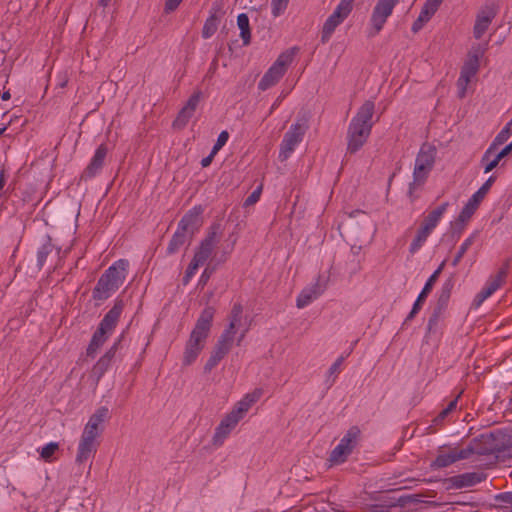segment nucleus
<instances>
[{"label":"nucleus","mask_w":512,"mask_h":512,"mask_svg":"<svg viewBox=\"0 0 512 512\" xmlns=\"http://www.w3.org/2000/svg\"><path fill=\"white\" fill-rule=\"evenodd\" d=\"M374 103L366 101L352 118L348 129L347 150L357 152L367 141L373 126Z\"/></svg>","instance_id":"obj_1"},{"label":"nucleus","mask_w":512,"mask_h":512,"mask_svg":"<svg viewBox=\"0 0 512 512\" xmlns=\"http://www.w3.org/2000/svg\"><path fill=\"white\" fill-rule=\"evenodd\" d=\"M242 307L241 305H234L231 312V319L229 327L221 335L217 345L213 349L210 357L205 363V372H210L229 352L231 349L234 337L236 334V328L241 322Z\"/></svg>","instance_id":"obj_2"},{"label":"nucleus","mask_w":512,"mask_h":512,"mask_svg":"<svg viewBox=\"0 0 512 512\" xmlns=\"http://www.w3.org/2000/svg\"><path fill=\"white\" fill-rule=\"evenodd\" d=\"M448 206V202L442 203L440 206L430 211L422 218L409 245V252L412 255L416 254L425 245L429 236L433 233V231L442 220L448 209Z\"/></svg>","instance_id":"obj_3"},{"label":"nucleus","mask_w":512,"mask_h":512,"mask_svg":"<svg viewBox=\"0 0 512 512\" xmlns=\"http://www.w3.org/2000/svg\"><path fill=\"white\" fill-rule=\"evenodd\" d=\"M128 262L120 259L111 265L99 279L94 290V297L103 300L108 298L124 282L127 274Z\"/></svg>","instance_id":"obj_4"},{"label":"nucleus","mask_w":512,"mask_h":512,"mask_svg":"<svg viewBox=\"0 0 512 512\" xmlns=\"http://www.w3.org/2000/svg\"><path fill=\"white\" fill-rule=\"evenodd\" d=\"M220 227L214 226L211 228V230L208 232L207 236L203 239V241L200 243V245L195 249L193 258L190 262V264L187 267L185 276H184V282L185 284L188 283L193 276L196 274L198 269L203 266L209 257L211 256V253L215 247V245L218 243L220 238Z\"/></svg>","instance_id":"obj_5"},{"label":"nucleus","mask_w":512,"mask_h":512,"mask_svg":"<svg viewBox=\"0 0 512 512\" xmlns=\"http://www.w3.org/2000/svg\"><path fill=\"white\" fill-rule=\"evenodd\" d=\"M123 310V304L118 302L109 310L100 323L98 330L94 333L91 342L87 348V354L94 356L97 350L104 344L108 336L112 333L118 318Z\"/></svg>","instance_id":"obj_6"},{"label":"nucleus","mask_w":512,"mask_h":512,"mask_svg":"<svg viewBox=\"0 0 512 512\" xmlns=\"http://www.w3.org/2000/svg\"><path fill=\"white\" fill-rule=\"evenodd\" d=\"M353 2L354 0H340L333 12L324 21L321 30V41L323 43L330 40L337 27L350 15Z\"/></svg>","instance_id":"obj_7"},{"label":"nucleus","mask_w":512,"mask_h":512,"mask_svg":"<svg viewBox=\"0 0 512 512\" xmlns=\"http://www.w3.org/2000/svg\"><path fill=\"white\" fill-rule=\"evenodd\" d=\"M399 0H378L372 10L367 35L376 36L384 27L388 18L392 15Z\"/></svg>","instance_id":"obj_8"},{"label":"nucleus","mask_w":512,"mask_h":512,"mask_svg":"<svg viewBox=\"0 0 512 512\" xmlns=\"http://www.w3.org/2000/svg\"><path fill=\"white\" fill-rule=\"evenodd\" d=\"M436 150L432 145L426 144L420 148L415 160L413 184L421 185L427 179L435 162Z\"/></svg>","instance_id":"obj_9"},{"label":"nucleus","mask_w":512,"mask_h":512,"mask_svg":"<svg viewBox=\"0 0 512 512\" xmlns=\"http://www.w3.org/2000/svg\"><path fill=\"white\" fill-rule=\"evenodd\" d=\"M293 56L294 52L292 50L281 53L260 80L258 84L259 89L266 90L274 86L286 72L287 67L293 60Z\"/></svg>","instance_id":"obj_10"},{"label":"nucleus","mask_w":512,"mask_h":512,"mask_svg":"<svg viewBox=\"0 0 512 512\" xmlns=\"http://www.w3.org/2000/svg\"><path fill=\"white\" fill-rule=\"evenodd\" d=\"M213 316L214 311L212 308L204 309L186 342L204 349L209 336Z\"/></svg>","instance_id":"obj_11"},{"label":"nucleus","mask_w":512,"mask_h":512,"mask_svg":"<svg viewBox=\"0 0 512 512\" xmlns=\"http://www.w3.org/2000/svg\"><path fill=\"white\" fill-rule=\"evenodd\" d=\"M213 316L214 311L212 308L204 309L186 342L204 349L209 336Z\"/></svg>","instance_id":"obj_12"},{"label":"nucleus","mask_w":512,"mask_h":512,"mask_svg":"<svg viewBox=\"0 0 512 512\" xmlns=\"http://www.w3.org/2000/svg\"><path fill=\"white\" fill-rule=\"evenodd\" d=\"M305 131L306 125L304 122H297L290 126L280 145L279 159L281 161L287 160L292 155L296 147L302 141Z\"/></svg>","instance_id":"obj_13"},{"label":"nucleus","mask_w":512,"mask_h":512,"mask_svg":"<svg viewBox=\"0 0 512 512\" xmlns=\"http://www.w3.org/2000/svg\"><path fill=\"white\" fill-rule=\"evenodd\" d=\"M359 430L356 427H352L347 433L341 438L337 446L332 450L330 454V462L333 465H339L346 461L348 456L357 444L359 437Z\"/></svg>","instance_id":"obj_14"},{"label":"nucleus","mask_w":512,"mask_h":512,"mask_svg":"<svg viewBox=\"0 0 512 512\" xmlns=\"http://www.w3.org/2000/svg\"><path fill=\"white\" fill-rule=\"evenodd\" d=\"M109 417V410L106 407L98 408L89 418L82 433L98 438L104 428V423Z\"/></svg>","instance_id":"obj_15"},{"label":"nucleus","mask_w":512,"mask_h":512,"mask_svg":"<svg viewBox=\"0 0 512 512\" xmlns=\"http://www.w3.org/2000/svg\"><path fill=\"white\" fill-rule=\"evenodd\" d=\"M443 0H426L421 7L420 13L411 26L414 33L419 32L432 19L439 9Z\"/></svg>","instance_id":"obj_16"},{"label":"nucleus","mask_w":512,"mask_h":512,"mask_svg":"<svg viewBox=\"0 0 512 512\" xmlns=\"http://www.w3.org/2000/svg\"><path fill=\"white\" fill-rule=\"evenodd\" d=\"M262 394L263 390L261 388H255L254 390L246 393L238 402L235 403L230 412L238 419L242 420L249 409L259 401Z\"/></svg>","instance_id":"obj_17"},{"label":"nucleus","mask_w":512,"mask_h":512,"mask_svg":"<svg viewBox=\"0 0 512 512\" xmlns=\"http://www.w3.org/2000/svg\"><path fill=\"white\" fill-rule=\"evenodd\" d=\"M98 438L82 433L78 446L75 461L82 464L90 459L97 451Z\"/></svg>","instance_id":"obj_18"},{"label":"nucleus","mask_w":512,"mask_h":512,"mask_svg":"<svg viewBox=\"0 0 512 512\" xmlns=\"http://www.w3.org/2000/svg\"><path fill=\"white\" fill-rule=\"evenodd\" d=\"M201 92H195L193 93L189 99L187 100L184 107L179 112L177 118L174 121V126L178 128L184 127L189 120L194 116L195 111L199 105V102L201 100Z\"/></svg>","instance_id":"obj_19"},{"label":"nucleus","mask_w":512,"mask_h":512,"mask_svg":"<svg viewBox=\"0 0 512 512\" xmlns=\"http://www.w3.org/2000/svg\"><path fill=\"white\" fill-rule=\"evenodd\" d=\"M324 289L319 280L309 284L297 296L296 306L299 309L307 307L323 293Z\"/></svg>","instance_id":"obj_20"},{"label":"nucleus","mask_w":512,"mask_h":512,"mask_svg":"<svg viewBox=\"0 0 512 512\" xmlns=\"http://www.w3.org/2000/svg\"><path fill=\"white\" fill-rule=\"evenodd\" d=\"M241 420L231 412L227 413L215 430L213 440L221 445Z\"/></svg>","instance_id":"obj_21"},{"label":"nucleus","mask_w":512,"mask_h":512,"mask_svg":"<svg viewBox=\"0 0 512 512\" xmlns=\"http://www.w3.org/2000/svg\"><path fill=\"white\" fill-rule=\"evenodd\" d=\"M481 199L478 195L473 194L467 201V203L462 208L459 213L457 219L454 222V226L459 231L463 230L465 225L470 221L471 217L477 210L479 204L481 203Z\"/></svg>","instance_id":"obj_22"},{"label":"nucleus","mask_w":512,"mask_h":512,"mask_svg":"<svg viewBox=\"0 0 512 512\" xmlns=\"http://www.w3.org/2000/svg\"><path fill=\"white\" fill-rule=\"evenodd\" d=\"M494 17L495 12L492 8L483 9L477 14L473 27V35L476 39H481L485 35Z\"/></svg>","instance_id":"obj_23"},{"label":"nucleus","mask_w":512,"mask_h":512,"mask_svg":"<svg viewBox=\"0 0 512 512\" xmlns=\"http://www.w3.org/2000/svg\"><path fill=\"white\" fill-rule=\"evenodd\" d=\"M468 452L466 450H457L450 449L447 451H443L439 453L436 459L432 462V467L434 468H444L457 460L464 459L468 456Z\"/></svg>","instance_id":"obj_24"},{"label":"nucleus","mask_w":512,"mask_h":512,"mask_svg":"<svg viewBox=\"0 0 512 512\" xmlns=\"http://www.w3.org/2000/svg\"><path fill=\"white\" fill-rule=\"evenodd\" d=\"M202 213V209L200 207L192 208L178 224V228L188 233L189 236L194 233V231L200 225V215Z\"/></svg>","instance_id":"obj_25"},{"label":"nucleus","mask_w":512,"mask_h":512,"mask_svg":"<svg viewBox=\"0 0 512 512\" xmlns=\"http://www.w3.org/2000/svg\"><path fill=\"white\" fill-rule=\"evenodd\" d=\"M443 266H444V263H442L438 267V269L435 270L434 273L428 278L427 282L425 283L422 291L418 295V297L413 305V308H412V311H411L409 317H413L418 312L421 302L425 300V298L428 296V294L432 290V287H433L434 283L436 282L439 274L441 273Z\"/></svg>","instance_id":"obj_26"},{"label":"nucleus","mask_w":512,"mask_h":512,"mask_svg":"<svg viewBox=\"0 0 512 512\" xmlns=\"http://www.w3.org/2000/svg\"><path fill=\"white\" fill-rule=\"evenodd\" d=\"M503 278L504 272H501L477 294L474 300L476 306H480L487 298L500 288Z\"/></svg>","instance_id":"obj_27"},{"label":"nucleus","mask_w":512,"mask_h":512,"mask_svg":"<svg viewBox=\"0 0 512 512\" xmlns=\"http://www.w3.org/2000/svg\"><path fill=\"white\" fill-rule=\"evenodd\" d=\"M106 153L107 149L104 146H99L96 149L90 164L84 172L85 177H93L94 175H96V173L101 169L103 165Z\"/></svg>","instance_id":"obj_28"},{"label":"nucleus","mask_w":512,"mask_h":512,"mask_svg":"<svg viewBox=\"0 0 512 512\" xmlns=\"http://www.w3.org/2000/svg\"><path fill=\"white\" fill-rule=\"evenodd\" d=\"M502 159L503 158L497 153V148L489 146L481 159L484 173H489L496 168Z\"/></svg>","instance_id":"obj_29"},{"label":"nucleus","mask_w":512,"mask_h":512,"mask_svg":"<svg viewBox=\"0 0 512 512\" xmlns=\"http://www.w3.org/2000/svg\"><path fill=\"white\" fill-rule=\"evenodd\" d=\"M477 71L462 67L460 77L457 81L458 95L464 97L471 80L475 77Z\"/></svg>","instance_id":"obj_30"},{"label":"nucleus","mask_w":512,"mask_h":512,"mask_svg":"<svg viewBox=\"0 0 512 512\" xmlns=\"http://www.w3.org/2000/svg\"><path fill=\"white\" fill-rule=\"evenodd\" d=\"M202 350V348L186 342L183 350L182 365L187 367L195 363Z\"/></svg>","instance_id":"obj_31"},{"label":"nucleus","mask_w":512,"mask_h":512,"mask_svg":"<svg viewBox=\"0 0 512 512\" xmlns=\"http://www.w3.org/2000/svg\"><path fill=\"white\" fill-rule=\"evenodd\" d=\"M189 234L184 232L183 230L177 228L176 232L174 233L168 247L167 252L169 254L175 253L188 239Z\"/></svg>","instance_id":"obj_32"},{"label":"nucleus","mask_w":512,"mask_h":512,"mask_svg":"<svg viewBox=\"0 0 512 512\" xmlns=\"http://www.w3.org/2000/svg\"><path fill=\"white\" fill-rule=\"evenodd\" d=\"M237 25L240 29V36L243 39L244 44H248L250 41L249 18L245 13L238 15Z\"/></svg>","instance_id":"obj_33"},{"label":"nucleus","mask_w":512,"mask_h":512,"mask_svg":"<svg viewBox=\"0 0 512 512\" xmlns=\"http://www.w3.org/2000/svg\"><path fill=\"white\" fill-rule=\"evenodd\" d=\"M484 479L482 473L470 472L459 476L458 484L460 486H473Z\"/></svg>","instance_id":"obj_34"},{"label":"nucleus","mask_w":512,"mask_h":512,"mask_svg":"<svg viewBox=\"0 0 512 512\" xmlns=\"http://www.w3.org/2000/svg\"><path fill=\"white\" fill-rule=\"evenodd\" d=\"M488 43V40H485L472 45L467 56L480 62L488 49Z\"/></svg>","instance_id":"obj_35"},{"label":"nucleus","mask_w":512,"mask_h":512,"mask_svg":"<svg viewBox=\"0 0 512 512\" xmlns=\"http://www.w3.org/2000/svg\"><path fill=\"white\" fill-rule=\"evenodd\" d=\"M58 448L59 445L57 442H49L43 447L39 448L38 451L42 459L45 461H51Z\"/></svg>","instance_id":"obj_36"},{"label":"nucleus","mask_w":512,"mask_h":512,"mask_svg":"<svg viewBox=\"0 0 512 512\" xmlns=\"http://www.w3.org/2000/svg\"><path fill=\"white\" fill-rule=\"evenodd\" d=\"M344 362V357L341 356L336 359V361L330 366V368L327 371V382L331 385L334 383L335 379L337 378L338 374L341 371V366Z\"/></svg>","instance_id":"obj_37"},{"label":"nucleus","mask_w":512,"mask_h":512,"mask_svg":"<svg viewBox=\"0 0 512 512\" xmlns=\"http://www.w3.org/2000/svg\"><path fill=\"white\" fill-rule=\"evenodd\" d=\"M289 0H271V14L274 18H277L281 16L287 6H288Z\"/></svg>","instance_id":"obj_38"},{"label":"nucleus","mask_w":512,"mask_h":512,"mask_svg":"<svg viewBox=\"0 0 512 512\" xmlns=\"http://www.w3.org/2000/svg\"><path fill=\"white\" fill-rule=\"evenodd\" d=\"M472 243H473V236H470L463 241V243L459 247V250H458L455 258L453 259V262H452L453 266L458 265V263L460 262V260L464 256V254L467 252L469 247L472 245Z\"/></svg>","instance_id":"obj_39"},{"label":"nucleus","mask_w":512,"mask_h":512,"mask_svg":"<svg viewBox=\"0 0 512 512\" xmlns=\"http://www.w3.org/2000/svg\"><path fill=\"white\" fill-rule=\"evenodd\" d=\"M217 30V20L215 17H211L206 20L204 27H203V37L204 38H210L215 31Z\"/></svg>","instance_id":"obj_40"},{"label":"nucleus","mask_w":512,"mask_h":512,"mask_svg":"<svg viewBox=\"0 0 512 512\" xmlns=\"http://www.w3.org/2000/svg\"><path fill=\"white\" fill-rule=\"evenodd\" d=\"M228 138H229V134L226 131H222L218 135L217 141L211 150L212 155H216L218 153V151L227 143Z\"/></svg>","instance_id":"obj_41"},{"label":"nucleus","mask_w":512,"mask_h":512,"mask_svg":"<svg viewBox=\"0 0 512 512\" xmlns=\"http://www.w3.org/2000/svg\"><path fill=\"white\" fill-rule=\"evenodd\" d=\"M510 137L511 136L509 135V133L506 130L501 129V131L493 139L490 146H492V148H498L500 145L507 142Z\"/></svg>","instance_id":"obj_42"},{"label":"nucleus","mask_w":512,"mask_h":512,"mask_svg":"<svg viewBox=\"0 0 512 512\" xmlns=\"http://www.w3.org/2000/svg\"><path fill=\"white\" fill-rule=\"evenodd\" d=\"M447 298H448V296H442V297L440 298V301H441L442 305H441V306H439V307L435 310V312L433 313L432 317L429 319V327H430V328H431L433 325H435V324L437 323L438 319L440 318V315H441V313H442V310H443V308H444V306H445V304H446V302H447Z\"/></svg>","instance_id":"obj_43"},{"label":"nucleus","mask_w":512,"mask_h":512,"mask_svg":"<svg viewBox=\"0 0 512 512\" xmlns=\"http://www.w3.org/2000/svg\"><path fill=\"white\" fill-rule=\"evenodd\" d=\"M51 251V244H45L43 245L38 253H37V260H38V265L39 266H43L44 262L46 261V258H47V255L50 253Z\"/></svg>","instance_id":"obj_44"},{"label":"nucleus","mask_w":512,"mask_h":512,"mask_svg":"<svg viewBox=\"0 0 512 512\" xmlns=\"http://www.w3.org/2000/svg\"><path fill=\"white\" fill-rule=\"evenodd\" d=\"M494 180V176H490L488 180L474 194L478 195V197L483 200Z\"/></svg>","instance_id":"obj_45"},{"label":"nucleus","mask_w":512,"mask_h":512,"mask_svg":"<svg viewBox=\"0 0 512 512\" xmlns=\"http://www.w3.org/2000/svg\"><path fill=\"white\" fill-rule=\"evenodd\" d=\"M456 407H457V399H454V400H452V401L448 404V406H447L445 409H443V410L441 411V413H440V414L438 415V417L436 418V421H437V422L442 421V420H443V419H444V418H445V417H446L450 412H452L453 410H455V409H456Z\"/></svg>","instance_id":"obj_46"},{"label":"nucleus","mask_w":512,"mask_h":512,"mask_svg":"<svg viewBox=\"0 0 512 512\" xmlns=\"http://www.w3.org/2000/svg\"><path fill=\"white\" fill-rule=\"evenodd\" d=\"M261 187H258L256 190H254L248 197L247 199L245 200L244 202V205L245 206H250V205H253L255 204L259 199H260V196H261Z\"/></svg>","instance_id":"obj_47"},{"label":"nucleus","mask_w":512,"mask_h":512,"mask_svg":"<svg viewBox=\"0 0 512 512\" xmlns=\"http://www.w3.org/2000/svg\"><path fill=\"white\" fill-rule=\"evenodd\" d=\"M480 62L467 56L463 67L478 71Z\"/></svg>","instance_id":"obj_48"},{"label":"nucleus","mask_w":512,"mask_h":512,"mask_svg":"<svg viewBox=\"0 0 512 512\" xmlns=\"http://www.w3.org/2000/svg\"><path fill=\"white\" fill-rule=\"evenodd\" d=\"M181 2H182V0H166L165 10L167 12L174 11L179 6V4Z\"/></svg>","instance_id":"obj_49"},{"label":"nucleus","mask_w":512,"mask_h":512,"mask_svg":"<svg viewBox=\"0 0 512 512\" xmlns=\"http://www.w3.org/2000/svg\"><path fill=\"white\" fill-rule=\"evenodd\" d=\"M109 360L110 359L107 356L102 357L95 366V369L100 370V372L103 373V371L106 369V366L109 363Z\"/></svg>","instance_id":"obj_50"},{"label":"nucleus","mask_w":512,"mask_h":512,"mask_svg":"<svg viewBox=\"0 0 512 512\" xmlns=\"http://www.w3.org/2000/svg\"><path fill=\"white\" fill-rule=\"evenodd\" d=\"M512 151V145L507 144L505 147H503L500 151H497V153L502 157H506L509 153Z\"/></svg>","instance_id":"obj_51"},{"label":"nucleus","mask_w":512,"mask_h":512,"mask_svg":"<svg viewBox=\"0 0 512 512\" xmlns=\"http://www.w3.org/2000/svg\"><path fill=\"white\" fill-rule=\"evenodd\" d=\"M214 157H215V155H212V152H210V154H209L207 157H205V158H203V159L201 160V165H202L203 167H207V166H209V165L211 164V162H212V160H213V158H214Z\"/></svg>","instance_id":"obj_52"},{"label":"nucleus","mask_w":512,"mask_h":512,"mask_svg":"<svg viewBox=\"0 0 512 512\" xmlns=\"http://www.w3.org/2000/svg\"><path fill=\"white\" fill-rule=\"evenodd\" d=\"M209 277H210V272L208 271V269H205L200 276L199 282L202 284H205L208 281Z\"/></svg>","instance_id":"obj_53"},{"label":"nucleus","mask_w":512,"mask_h":512,"mask_svg":"<svg viewBox=\"0 0 512 512\" xmlns=\"http://www.w3.org/2000/svg\"><path fill=\"white\" fill-rule=\"evenodd\" d=\"M502 129L506 130L509 133V135L511 136L512 135V119Z\"/></svg>","instance_id":"obj_54"},{"label":"nucleus","mask_w":512,"mask_h":512,"mask_svg":"<svg viewBox=\"0 0 512 512\" xmlns=\"http://www.w3.org/2000/svg\"><path fill=\"white\" fill-rule=\"evenodd\" d=\"M2 99L4 101H7L11 98V95H10V92L9 91H5L2 95H1Z\"/></svg>","instance_id":"obj_55"},{"label":"nucleus","mask_w":512,"mask_h":512,"mask_svg":"<svg viewBox=\"0 0 512 512\" xmlns=\"http://www.w3.org/2000/svg\"><path fill=\"white\" fill-rule=\"evenodd\" d=\"M504 501L512 503V494L507 493L504 495Z\"/></svg>","instance_id":"obj_56"},{"label":"nucleus","mask_w":512,"mask_h":512,"mask_svg":"<svg viewBox=\"0 0 512 512\" xmlns=\"http://www.w3.org/2000/svg\"><path fill=\"white\" fill-rule=\"evenodd\" d=\"M110 0H100V4L102 6H107L109 4Z\"/></svg>","instance_id":"obj_57"},{"label":"nucleus","mask_w":512,"mask_h":512,"mask_svg":"<svg viewBox=\"0 0 512 512\" xmlns=\"http://www.w3.org/2000/svg\"><path fill=\"white\" fill-rule=\"evenodd\" d=\"M244 334H245V331H243L241 333V335L239 336V339H238V344H240V342L242 341L243 337H244Z\"/></svg>","instance_id":"obj_58"},{"label":"nucleus","mask_w":512,"mask_h":512,"mask_svg":"<svg viewBox=\"0 0 512 512\" xmlns=\"http://www.w3.org/2000/svg\"><path fill=\"white\" fill-rule=\"evenodd\" d=\"M5 129H6L5 127L0 128V135H2L4 133Z\"/></svg>","instance_id":"obj_59"},{"label":"nucleus","mask_w":512,"mask_h":512,"mask_svg":"<svg viewBox=\"0 0 512 512\" xmlns=\"http://www.w3.org/2000/svg\"><path fill=\"white\" fill-rule=\"evenodd\" d=\"M65 84H66V80H63V81H61V83H60V85H61L62 87H64V86H65Z\"/></svg>","instance_id":"obj_60"},{"label":"nucleus","mask_w":512,"mask_h":512,"mask_svg":"<svg viewBox=\"0 0 512 512\" xmlns=\"http://www.w3.org/2000/svg\"><path fill=\"white\" fill-rule=\"evenodd\" d=\"M3 186V178L2 176L0 177V188Z\"/></svg>","instance_id":"obj_61"},{"label":"nucleus","mask_w":512,"mask_h":512,"mask_svg":"<svg viewBox=\"0 0 512 512\" xmlns=\"http://www.w3.org/2000/svg\"><path fill=\"white\" fill-rule=\"evenodd\" d=\"M507 512H512V509H511V510H509V511H507Z\"/></svg>","instance_id":"obj_62"}]
</instances>
